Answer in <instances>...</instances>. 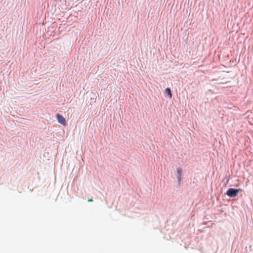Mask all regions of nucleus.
Returning a JSON list of instances; mask_svg holds the SVG:
<instances>
[{
	"label": "nucleus",
	"mask_w": 253,
	"mask_h": 253,
	"mask_svg": "<svg viewBox=\"0 0 253 253\" xmlns=\"http://www.w3.org/2000/svg\"><path fill=\"white\" fill-rule=\"evenodd\" d=\"M177 173L178 174V179H180V173H181V169L180 168H177Z\"/></svg>",
	"instance_id": "4"
},
{
	"label": "nucleus",
	"mask_w": 253,
	"mask_h": 253,
	"mask_svg": "<svg viewBox=\"0 0 253 253\" xmlns=\"http://www.w3.org/2000/svg\"><path fill=\"white\" fill-rule=\"evenodd\" d=\"M56 118L57 120V122H58V123H59L64 126H66V120L65 119V118H64L62 115H61L59 114H56Z\"/></svg>",
	"instance_id": "2"
},
{
	"label": "nucleus",
	"mask_w": 253,
	"mask_h": 253,
	"mask_svg": "<svg viewBox=\"0 0 253 253\" xmlns=\"http://www.w3.org/2000/svg\"><path fill=\"white\" fill-rule=\"evenodd\" d=\"M165 92H166L167 93V94H168V95L169 96V97H170V98H171V96H172V95L171 94V90H170V88H167V89H165Z\"/></svg>",
	"instance_id": "3"
},
{
	"label": "nucleus",
	"mask_w": 253,
	"mask_h": 253,
	"mask_svg": "<svg viewBox=\"0 0 253 253\" xmlns=\"http://www.w3.org/2000/svg\"><path fill=\"white\" fill-rule=\"evenodd\" d=\"M88 202H92V199H89L88 200Z\"/></svg>",
	"instance_id": "5"
},
{
	"label": "nucleus",
	"mask_w": 253,
	"mask_h": 253,
	"mask_svg": "<svg viewBox=\"0 0 253 253\" xmlns=\"http://www.w3.org/2000/svg\"><path fill=\"white\" fill-rule=\"evenodd\" d=\"M240 191H241V189L230 188L227 190L226 195L230 197H235L237 195Z\"/></svg>",
	"instance_id": "1"
}]
</instances>
